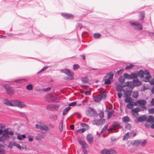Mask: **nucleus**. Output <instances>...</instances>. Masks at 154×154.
<instances>
[{"label":"nucleus","instance_id":"f257e3e1","mask_svg":"<svg viewBox=\"0 0 154 154\" xmlns=\"http://www.w3.org/2000/svg\"><path fill=\"white\" fill-rule=\"evenodd\" d=\"M14 134V132L12 131H9L8 129H6L3 131V132L0 134V141L4 142L6 140L12 137Z\"/></svg>","mask_w":154,"mask_h":154},{"label":"nucleus","instance_id":"f03ea898","mask_svg":"<svg viewBox=\"0 0 154 154\" xmlns=\"http://www.w3.org/2000/svg\"><path fill=\"white\" fill-rule=\"evenodd\" d=\"M141 82L137 79L133 80L132 82L128 81L126 83V86H129L131 88H133L135 86H139L141 85Z\"/></svg>","mask_w":154,"mask_h":154},{"label":"nucleus","instance_id":"7ed1b4c3","mask_svg":"<svg viewBox=\"0 0 154 154\" xmlns=\"http://www.w3.org/2000/svg\"><path fill=\"white\" fill-rule=\"evenodd\" d=\"M60 72L62 73L65 74L68 76L70 77V78H67V79H69L70 80L73 79V73L72 71H71L70 70L67 69H61Z\"/></svg>","mask_w":154,"mask_h":154},{"label":"nucleus","instance_id":"20e7f679","mask_svg":"<svg viewBox=\"0 0 154 154\" xmlns=\"http://www.w3.org/2000/svg\"><path fill=\"white\" fill-rule=\"evenodd\" d=\"M59 107V105L58 104H51L47 105L46 106V108L49 110L57 111L58 110Z\"/></svg>","mask_w":154,"mask_h":154},{"label":"nucleus","instance_id":"39448f33","mask_svg":"<svg viewBox=\"0 0 154 154\" xmlns=\"http://www.w3.org/2000/svg\"><path fill=\"white\" fill-rule=\"evenodd\" d=\"M37 129H40L41 130H44L45 131H48L49 130L48 127L43 124L39 123L35 125Z\"/></svg>","mask_w":154,"mask_h":154},{"label":"nucleus","instance_id":"423d86ee","mask_svg":"<svg viewBox=\"0 0 154 154\" xmlns=\"http://www.w3.org/2000/svg\"><path fill=\"white\" fill-rule=\"evenodd\" d=\"M105 122L104 119H95L93 121L92 124L93 125L99 126L104 124Z\"/></svg>","mask_w":154,"mask_h":154},{"label":"nucleus","instance_id":"0eeeda50","mask_svg":"<svg viewBox=\"0 0 154 154\" xmlns=\"http://www.w3.org/2000/svg\"><path fill=\"white\" fill-rule=\"evenodd\" d=\"M132 26L134 29L138 30H141L143 29L142 25L137 22H131Z\"/></svg>","mask_w":154,"mask_h":154},{"label":"nucleus","instance_id":"6e6552de","mask_svg":"<svg viewBox=\"0 0 154 154\" xmlns=\"http://www.w3.org/2000/svg\"><path fill=\"white\" fill-rule=\"evenodd\" d=\"M146 116L142 115L138 117L137 120H135V122L136 123H138V122H142L144 121H146Z\"/></svg>","mask_w":154,"mask_h":154},{"label":"nucleus","instance_id":"1a4fd4ad","mask_svg":"<svg viewBox=\"0 0 154 154\" xmlns=\"http://www.w3.org/2000/svg\"><path fill=\"white\" fill-rule=\"evenodd\" d=\"M145 72L146 76L143 79V81L146 82H149V79L151 77V76L150 75V73L148 71L145 70Z\"/></svg>","mask_w":154,"mask_h":154},{"label":"nucleus","instance_id":"9d476101","mask_svg":"<svg viewBox=\"0 0 154 154\" xmlns=\"http://www.w3.org/2000/svg\"><path fill=\"white\" fill-rule=\"evenodd\" d=\"M90 110L89 111V114H88L87 115L88 116H95L97 114L96 111L94 109L90 108Z\"/></svg>","mask_w":154,"mask_h":154},{"label":"nucleus","instance_id":"9b49d317","mask_svg":"<svg viewBox=\"0 0 154 154\" xmlns=\"http://www.w3.org/2000/svg\"><path fill=\"white\" fill-rule=\"evenodd\" d=\"M3 103L6 105L11 106H13V103L7 99H4L2 101Z\"/></svg>","mask_w":154,"mask_h":154},{"label":"nucleus","instance_id":"f8f14e48","mask_svg":"<svg viewBox=\"0 0 154 154\" xmlns=\"http://www.w3.org/2000/svg\"><path fill=\"white\" fill-rule=\"evenodd\" d=\"M78 141L79 143L82 146V148L83 149L87 147L88 145L85 141L80 139H78Z\"/></svg>","mask_w":154,"mask_h":154},{"label":"nucleus","instance_id":"ddd939ff","mask_svg":"<svg viewBox=\"0 0 154 154\" xmlns=\"http://www.w3.org/2000/svg\"><path fill=\"white\" fill-rule=\"evenodd\" d=\"M61 15L62 16L66 19H72L74 17V16L73 15L68 13H62Z\"/></svg>","mask_w":154,"mask_h":154},{"label":"nucleus","instance_id":"4468645a","mask_svg":"<svg viewBox=\"0 0 154 154\" xmlns=\"http://www.w3.org/2000/svg\"><path fill=\"white\" fill-rule=\"evenodd\" d=\"M146 121L151 123L154 122V117L151 116H149L148 117L146 116Z\"/></svg>","mask_w":154,"mask_h":154},{"label":"nucleus","instance_id":"2eb2a0df","mask_svg":"<svg viewBox=\"0 0 154 154\" xmlns=\"http://www.w3.org/2000/svg\"><path fill=\"white\" fill-rule=\"evenodd\" d=\"M137 103H138V106H145L146 104V101L144 100H137Z\"/></svg>","mask_w":154,"mask_h":154},{"label":"nucleus","instance_id":"dca6fc26","mask_svg":"<svg viewBox=\"0 0 154 154\" xmlns=\"http://www.w3.org/2000/svg\"><path fill=\"white\" fill-rule=\"evenodd\" d=\"M120 123L117 122H114L112 125V127L114 130H116L119 128L120 127Z\"/></svg>","mask_w":154,"mask_h":154},{"label":"nucleus","instance_id":"f3484780","mask_svg":"<svg viewBox=\"0 0 154 154\" xmlns=\"http://www.w3.org/2000/svg\"><path fill=\"white\" fill-rule=\"evenodd\" d=\"M122 121L123 122L126 123L130 121L131 119L128 116H126L122 118Z\"/></svg>","mask_w":154,"mask_h":154},{"label":"nucleus","instance_id":"a211bd4d","mask_svg":"<svg viewBox=\"0 0 154 154\" xmlns=\"http://www.w3.org/2000/svg\"><path fill=\"white\" fill-rule=\"evenodd\" d=\"M87 138L89 143H92V141L93 139L92 135L91 134H89L87 136Z\"/></svg>","mask_w":154,"mask_h":154},{"label":"nucleus","instance_id":"6ab92c4d","mask_svg":"<svg viewBox=\"0 0 154 154\" xmlns=\"http://www.w3.org/2000/svg\"><path fill=\"white\" fill-rule=\"evenodd\" d=\"M126 86V85H123V86H122L120 85H117L116 86V89L117 91L119 92H121L122 90V88Z\"/></svg>","mask_w":154,"mask_h":154},{"label":"nucleus","instance_id":"aec40b11","mask_svg":"<svg viewBox=\"0 0 154 154\" xmlns=\"http://www.w3.org/2000/svg\"><path fill=\"white\" fill-rule=\"evenodd\" d=\"M26 106V104L23 102L20 101L18 105V107L20 108H22L25 107Z\"/></svg>","mask_w":154,"mask_h":154},{"label":"nucleus","instance_id":"412c9836","mask_svg":"<svg viewBox=\"0 0 154 154\" xmlns=\"http://www.w3.org/2000/svg\"><path fill=\"white\" fill-rule=\"evenodd\" d=\"M145 71H143L142 70H140L139 72L137 73L138 76H139L141 78L143 77L144 75H145Z\"/></svg>","mask_w":154,"mask_h":154},{"label":"nucleus","instance_id":"4be33fe9","mask_svg":"<svg viewBox=\"0 0 154 154\" xmlns=\"http://www.w3.org/2000/svg\"><path fill=\"white\" fill-rule=\"evenodd\" d=\"M141 110L140 108L139 107H137L135 109H132L131 111V112H134L136 113L137 115V116H138V112Z\"/></svg>","mask_w":154,"mask_h":154},{"label":"nucleus","instance_id":"5701e85b","mask_svg":"<svg viewBox=\"0 0 154 154\" xmlns=\"http://www.w3.org/2000/svg\"><path fill=\"white\" fill-rule=\"evenodd\" d=\"M141 143V141L140 140H136L134 141L132 144L134 146H138Z\"/></svg>","mask_w":154,"mask_h":154},{"label":"nucleus","instance_id":"b1692460","mask_svg":"<svg viewBox=\"0 0 154 154\" xmlns=\"http://www.w3.org/2000/svg\"><path fill=\"white\" fill-rule=\"evenodd\" d=\"M49 119L53 121H56L57 119V116L55 114H52L49 116Z\"/></svg>","mask_w":154,"mask_h":154},{"label":"nucleus","instance_id":"393cba45","mask_svg":"<svg viewBox=\"0 0 154 154\" xmlns=\"http://www.w3.org/2000/svg\"><path fill=\"white\" fill-rule=\"evenodd\" d=\"M71 108L70 106H68L63 111V116L66 115L68 112L69 110L71 109Z\"/></svg>","mask_w":154,"mask_h":154},{"label":"nucleus","instance_id":"a878e982","mask_svg":"<svg viewBox=\"0 0 154 154\" xmlns=\"http://www.w3.org/2000/svg\"><path fill=\"white\" fill-rule=\"evenodd\" d=\"M132 92L130 90H128L126 91L124 93L125 97H129L130 96Z\"/></svg>","mask_w":154,"mask_h":154},{"label":"nucleus","instance_id":"bb28decb","mask_svg":"<svg viewBox=\"0 0 154 154\" xmlns=\"http://www.w3.org/2000/svg\"><path fill=\"white\" fill-rule=\"evenodd\" d=\"M25 137L26 136L24 134L20 135L18 134L17 136V138L20 140H22L23 139H24Z\"/></svg>","mask_w":154,"mask_h":154},{"label":"nucleus","instance_id":"cd10ccee","mask_svg":"<svg viewBox=\"0 0 154 154\" xmlns=\"http://www.w3.org/2000/svg\"><path fill=\"white\" fill-rule=\"evenodd\" d=\"M19 101V100H13V106H11L18 107Z\"/></svg>","mask_w":154,"mask_h":154},{"label":"nucleus","instance_id":"c85d7f7f","mask_svg":"<svg viewBox=\"0 0 154 154\" xmlns=\"http://www.w3.org/2000/svg\"><path fill=\"white\" fill-rule=\"evenodd\" d=\"M101 97L100 95L94 97V100L95 102H98L101 100Z\"/></svg>","mask_w":154,"mask_h":154},{"label":"nucleus","instance_id":"c756f323","mask_svg":"<svg viewBox=\"0 0 154 154\" xmlns=\"http://www.w3.org/2000/svg\"><path fill=\"white\" fill-rule=\"evenodd\" d=\"M123 76L125 78L128 79H132L131 77V74L129 75L126 73H125L123 74Z\"/></svg>","mask_w":154,"mask_h":154},{"label":"nucleus","instance_id":"7c9ffc66","mask_svg":"<svg viewBox=\"0 0 154 154\" xmlns=\"http://www.w3.org/2000/svg\"><path fill=\"white\" fill-rule=\"evenodd\" d=\"M125 103H130L132 100V98L131 97H125Z\"/></svg>","mask_w":154,"mask_h":154},{"label":"nucleus","instance_id":"2f4dec72","mask_svg":"<svg viewBox=\"0 0 154 154\" xmlns=\"http://www.w3.org/2000/svg\"><path fill=\"white\" fill-rule=\"evenodd\" d=\"M138 96V92L137 91H134L132 94V97L134 98H137Z\"/></svg>","mask_w":154,"mask_h":154},{"label":"nucleus","instance_id":"473e14b6","mask_svg":"<svg viewBox=\"0 0 154 154\" xmlns=\"http://www.w3.org/2000/svg\"><path fill=\"white\" fill-rule=\"evenodd\" d=\"M131 77H132V79H137L138 76L137 73H132L131 74Z\"/></svg>","mask_w":154,"mask_h":154},{"label":"nucleus","instance_id":"72a5a7b5","mask_svg":"<svg viewBox=\"0 0 154 154\" xmlns=\"http://www.w3.org/2000/svg\"><path fill=\"white\" fill-rule=\"evenodd\" d=\"M12 145H13V146H16L19 149H21V146L20 144L16 143L15 142H13L12 143Z\"/></svg>","mask_w":154,"mask_h":154},{"label":"nucleus","instance_id":"f704fd0d","mask_svg":"<svg viewBox=\"0 0 154 154\" xmlns=\"http://www.w3.org/2000/svg\"><path fill=\"white\" fill-rule=\"evenodd\" d=\"M109 149H103L101 150V154H109Z\"/></svg>","mask_w":154,"mask_h":154},{"label":"nucleus","instance_id":"c9c22d12","mask_svg":"<svg viewBox=\"0 0 154 154\" xmlns=\"http://www.w3.org/2000/svg\"><path fill=\"white\" fill-rule=\"evenodd\" d=\"M13 91L12 88L11 87L8 89V90L6 91V92L8 94H11L13 93Z\"/></svg>","mask_w":154,"mask_h":154},{"label":"nucleus","instance_id":"e433bc0d","mask_svg":"<svg viewBox=\"0 0 154 154\" xmlns=\"http://www.w3.org/2000/svg\"><path fill=\"white\" fill-rule=\"evenodd\" d=\"M5 127V125L2 124L0 123V134H1L3 132L2 129Z\"/></svg>","mask_w":154,"mask_h":154},{"label":"nucleus","instance_id":"4c0bfd02","mask_svg":"<svg viewBox=\"0 0 154 154\" xmlns=\"http://www.w3.org/2000/svg\"><path fill=\"white\" fill-rule=\"evenodd\" d=\"M108 75H109V77L107 79L111 81V80L113 79L114 75L113 74H111V73H108Z\"/></svg>","mask_w":154,"mask_h":154},{"label":"nucleus","instance_id":"58836bf2","mask_svg":"<svg viewBox=\"0 0 154 154\" xmlns=\"http://www.w3.org/2000/svg\"><path fill=\"white\" fill-rule=\"evenodd\" d=\"M108 127V125H105V126L103 128L102 130V131H101L100 133L101 134L102 133H103L105 131L107 130V128Z\"/></svg>","mask_w":154,"mask_h":154},{"label":"nucleus","instance_id":"ea45409f","mask_svg":"<svg viewBox=\"0 0 154 154\" xmlns=\"http://www.w3.org/2000/svg\"><path fill=\"white\" fill-rule=\"evenodd\" d=\"M48 68V66H45L42 69H41L40 71L38 72L37 73V74H38L42 72H43L44 71H45V70L47 69Z\"/></svg>","mask_w":154,"mask_h":154},{"label":"nucleus","instance_id":"a19ab883","mask_svg":"<svg viewBox=\"0 0 154 154\" xmlns=\"http://www.w3.org/2000/svg\"><path fill=\"white\" fill-rule=\"evenodd\" d=\"M26 88L29 90H32L33 89V86L31 84H29L26 86Z\"/></svg>","mask_w":154,"mask_h":154},{"label":"nucleus","instance_id":"79ce46f5","mask_svg":"<svg viewBox=\"0 0 154 154\" xmlns=\"http://www.w3.org/2000/svg\"><path fill=\"white\" fill-rule=\"evenodd\" d=\"M109 154H116V151L113 149H109Z\"/></svg>","mask_w":154,"mask_h":154},{"label":"nucleus","instance_id":"37998d69","mask_svg":"<svg viewBox=\"0 0 154 154\" xmlns=\"http://www.w3.org/2000/svg\"><path fill=\"white\" fill-rule=\"evenodd\" d=\"M26 80L25 79H22L17 80L15 81V82L18 83H22L24 82H26Z\"/></svg>","mask_w":154,"mask_h":154},{"label":"nucleus","instance_id":"c03bdc74","mask_svg":"<svg viewBox=\"0 0 154 154\" xmlns=\"http://www.w3.org/2000/svg\"><path fill=\"white\" fill-rule=\"evenodd\" d=\"M43 138L42 136L40 134H38L36 137V140H40Z\"/></svg>","mask_w":154,"mask_h":154},{"label":"nucleus","instance_id":"a18cd8bd","mask_svg":"<svg viewBox=\"0 0 154 154\" xmlns=\"http://www.w3.org/2000/svg\"><path fill=\"white\" fill-rule=\"evenodd\" d=\"M101 97V99H105L106 97V95L105 92H103L100 95Z\"/></svg>","mask_w":154,"mask_h":154},{"label":"nucleus","instance_id":"49530a36","mask_svg":"<svg viewBox=\"0 0 154 154\" xmlns=\"http://www.w3.org/2000/svg\"><path fill=\"white\" fill-rule=\"evenodd\" d=\"M79 68V65L78 64H75L73 66V69L74 70H76Z\"/></svg>","mask_w":154,"mask_h":154},{"label":"nucleus","instance_id":"de8ad7c7","mask_svg":"<svg viewBox=\"0 0 154 154\" xmlns=\"http://www.w3.org/2000/svg\"><path fill=\"white\" fill-rule=\"evenodd\" d=\"M104 81L105 84H106L109 85L111 84V81L108 79H105Z\"/></svg>","mask_w":154,"mask_h":154},{"label":"nucleus","instance_id":"09e8293b","mask_svg":"<svg viewBox=\"0 0 154 154\" xmlns=\"http://www.w3.org/2000/svg\"><path fill=\"white\" fill-rule=\"evenodd\" d=\"M125 127L126 129H127L128 130H130L131 128V124L129 123H127L126 124Z\"/></svg>","mask_w":154,"mask_h":154},{"label":"nucleus","instance_id":"8fccbe9b","mask_svg":"<svg viewBox=\"0 0 154 154\" xmlns=\"http://www.w3.org/2000/svg\"><path fill=\"white\" fill-rule=\"evenodd\" d=\"M113 111H109L108 113V119H110L112 116V115L113 113Z\"/></svg>","mask_w":154,"mask_h":154},{"label":"nucleus","instance_id":"3c124183","mask_svg":"<svg viewBox=\"0 0 154 154\" xmlns=\"http://www.w3.org/2000/svg\"><path fill=\"white\" fill-rule=\"evenodd\" d=\"M94 36L95 38H99L101 37V35L100 34L96 33L94 34Z\"/></svg>","mask_w":154,"mask_h":154},{"label":"nucleus","instance_id":"603ef678","mask_svg":"<svg viewBox=\"0 0 154 154\" xmlns=\"http://www.w3.org/2000/svg\"><path fill=\"white\" fill-rule=\"evenodd\" d=\"M82 81L83 83H86L88 82V79L87 78H85L82 79Z\"/></svg>","mask_w":154,"mask_h":154},{"label":"nucleus","instance_id":"864d4df0","mask_svg":"<svg viewBox=\"0 0 154 154\" xmlns=\"http://www.w3.org/2000/svg\"><path fill=\"white\" fill-rule=\"evenodd\" d=\"M63 121L61 122L59 125V128L60 131H61L63 129Z\"/></svg>","mask_w":154,"mask_h":154},{"label":"nucleus","instance_id":"5fc2aeb1","mask_svg":"<svg viewBox=\"0 0 154 154\" xmlns=\"http://www.w3.org/2000/svg\"><path fill=\"white\" fill-rule=\"evenodd\" d=\"M119 81L121 83H123L125 82V79L122 76H121L119 78Z\"/></svg>","mask_w":154,"mask_h":154},{"label":"nucleus","instance_id":"6e6d98bb","mask_svg":"<svg viewBox=\"0 0 154 154\" xmlns=\"http://www.w3.org/2000/svg\"><path fill=\"white\" fill-rule=\"evenodd\" d=\"M50 101L51 102H54L55 98H56V99H58L57 97H55L54 96H51L50 97Z\"/></svg>","mask_w":154,"mask_h":154},{"label":"nucleus","instance_id":"4d7b16f0","mask_svg":"<svg viewBox=\"0 0 154 154\" xmlns=\"http://www.w3.org/2000/svg\"><path fill=\"white\" fill-rule=\"evenodd\" d=\"M99 116L101 118H102L104 117V112L103 111H101L99 113Z\"/></svg>","mask_w":154,"mask_h":154},{"label":"nucleus","instance_id":"13d9d810","mask_svg":"<svg viewBox=\"0 0 154 154\" xmlns=\"http://www.w3.org/2000/svg\"><path fill=\"white\" fill-rule=\"evenodd\" d=\"M134 66V65L132 64H131L129 66H127L125 68V69L126 70L129 69L130 68H132Z\"/></svg>","mask_w":154,"mask_h":154},{"label":"nucleus","instance_id":"bf43d9fd","mask_svg":"<svg viewBox=\"0 0 154 154\" xmlns=\"http://www.w3.org/2000/svg\"><path fill=\"white\" fill-rule=\"evenodd\" d=\"M146 140H144L143 142H141V143L140 144L142 146H144L146 145Z\"/></svg>","mask_w":154,"mask_h":154},{"label":"nucleus","instance_id":"052dcab7","mask_svg":"<svg viewBox=\"0 0 154 154\" xmlns=\"http://www.w3.org/2000/svg\"><path fill=\"white\" fill-rule=\"evenodd\" d=\"M148 111L150 113H154V108L148 109Z\"/></svg>","mask_w":154,"mask_h":154},{"label":"nucleus","instance_id":"680f3d73","mask_svg":"<svg viewBox=\"0 0 154 154\" xmlns=\"http://www.w3.org/2000/svg\"><path fill=\"white\" fill-rule=\"evenodd\" d=\"M133 104L131 103H129L127 105V107L129 109H131L133 107Z\"/></svg>","mask_w":154,"mask_h":154},{"label":"nucleus","instance_id":"e2e57ef3","mask_svg":"<svg viewBox=\"0 0 154 154\" xmlns=\"http://www.w3.org/2000/svg\"><path fill=\"white\" fill-rule=\"evenodd\" d=\"M76 102H74L72 103H70L69 105V106H74L76 105Z\"/></svg>","mask_w":154,"mask_h":154},{"label":"nucleus","instance_id":"0e129e2a","mask_svg":"<svg viewBox=\"0 0 154 154\" xmlns=\"http://www.w3.org/2000/svg\"><path fill=\"white\" fill-rule=\"evenodd\" d=\"M29 141L30 142H32L33 141V136L29 135L28 136Z\"/></svg>","mask_w":154,"mask_h":154},{"label":"nucleus","instance_id":"69168bd1","mask_svg":"<svg viewBox=\"0 0 154 154\" xmlns=\"http://www.w3.org/2000/svg\"><path fill=\"white\" fill-rule=\"evenodd\" d=\"M144 14L143 12H141L140 14V16L141 17V20H143L144 17Z\"/></svg>","mask_w":154,"mask_h":154},{"label":"nucleus","instance_id":"338daca9","mask_svg":"<svg viewBox=\"0 0 154 154\" xmlns=\"http://www.w3.org/2000/svg\"><path fill=\"white\" fill-rule=\"evenodd\" d=\"M149 82L151 85H154V79H152Z\"/></svg>","mask_w":154,"mask_h":154},{"label":"nucleus","instance_id":"774afa93","mask_svg":"<svg viewBox=\"0 0 154 154\" xmlns=\"http://www.w3.org/2000/svg\"><path fill=\"white\" fill-rule=\"evenodd\" d=\"M5 151L0 148V154H5Z\"/></svg>","mask_w":154,"mask_h":154}]
</instances>
